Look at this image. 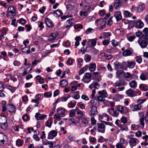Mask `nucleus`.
<instances>
[{"instance_id":"obj_9","label":"nucleus","mask_w":148,"mask_h":148,"mask_svg":"<svg viewBox=\"0 0 148 148\" xmlns=\"http://www.w3.org/2000/svg\"><path fill=\"white\" fill-rule=\"evenodd\" d=\"M90 107L91 108L90 110L91 116H92L96 115L98 113V112L96 107L92 105V103H91Z\"/></svg>"},{"instance_id":"obj_8","label":"nucleus","mask_w":148,"mask_h":148,"mask_svg":"<svg viewBox=\"0 0 148 148\" xmlns=\"http://www.w3.org/2000/svg\"><path fill=\"white\" fill-rule=\"evenodd\" d=\"M114 16L116 18L117 21H119L122 19L121 14L120 11H116L114 12Z\"/></svg>"},{"instance_id":"obj_12","label":"nucleus","mask_w":148,"mask_h":148,"mask_svg":"<svg viewBox=\"0 0 148 148\" xmlns=\"http://www.w3.org/2000/svg\"><path fill=\"white\" fill-rule=\"evenodd\" d=\"M134 26L137 28L140 29L143 27L144 24L139 19L135 23Z\"/></svg>"},{"instance_id":"obj_19","label":"nucleus","mask_w":148,"mask_h":148,"mask_svg":"<svg viewBox=\"0 0 148 148\" xmlns=\"http://www.w3.org/2000/svg\"><path fill=\"white\" fill-rule=\"evenodd\" d=\"M8 111L10 112L15 113L16 111L15 106L13 105L8 104Z\"/></svg>"},{"instance_id":"obj_14","label":"nucleus","mask_w":148,"mask_h":148,"mask_svg":"<svg viewBox=\"0 0 148 148\" xmlns=\"http://www.w3.org/2000/svg\"><path fill=\"white\" fill-rule=\"evenodd\" d=\"M135 75L133 74H131L128 72L124 73V76L125 78V79L126 81H129V80L127 79H130V80L132 79L133 77V76Z\"/></svg>"},{"instance_id":"obj_46","label":"nucleus","mask_w":148,"mask_h":148,"mask_svg":"<svg viewBox=\"0 0 148 148\" xmlns=\"http://www.w3.org/2000/svg\"><path fill=\"white\" fill-rule=\"evenodd\" d=\"M131 11L133 12H135L136 13L137 12L138 7L134 5H133L131 8Z\"/></svg>"},{"instance_id":"obj_59","label":"nucleus","mask_w":148,"mask_h":148,"mask_svg":"<svg viewBox=\"0 0 148 148\" xmlns=\"http://www.w3.org/2000/svg\"><path fill=\"white\" fill-rule=\"evenodd\" d=\"M127 62H123L122 63L119 64V67L121 69H124V66L127 64Z\"/></svg>"},{"instance_id":"obj_25","label":"nucleus","mask_w":148,"mask_h":148,"mask_svg":"<svg viewBox=\"0 0 148 148\" xmlns=\"http://www.w3.org/2000/svg\"><path fill=\"white\" fill-rule=\"evenodd\" d=\"M129 85L131 88L135 89L137 87V83L135 81L132 80L129 83Z\"/></svg>"},{"instance_id":"obj_20","label":"nucleus","mask_w":148,"mask_h":148,"mask_svg":"<svg viewBox=\"0 0 148 148\" xmlns=\"http://www.w3.org/2000/svg\"><path fill=\"white\" fill-rule=\"evenodd\" d=\"M137 42L142 48H145L147 47V43L144 40H143L140 42V40L139 39Z\"/></svg>"},{"instance_id":"obj_16","label":"nucleus","mask_w":148,"mask_h":148,"mask_svg":"<svg viewBox=\"0 0 148 148\" xmlns=\"http://www.w3.org/2000/svg\"><path fill=\"white\" fill-rule=\"evenodd\" d=\"M122 2L121 0H115L114 5L115 8L119 10L121 6Z\"/></svg>"},{"instance_id":"obj_44","label":"nucleus","mask_w":148,"mask_h":148,"mask_svg":"<svg viewBox=\"0 0 148 148\" xmlns=\"http://www.w3.org/2000/svg\"><path fill=\"white\" fill-rule=\"evenodd\" d=\"M114 69L115 70H118L119 68V63L118 61H116L113 64Z\"/></svg>"},{"instance_id":"obj_60","label":"nucleus","mask_w":148,"mask_h":148,"mask_svg":"<svg viewBox=\"0 0 148 148\" xmlns=\"http://www.w3.org/2000/svg\"><path fill=\"white\" fill-rule=\"evenodd\" d=\"M112 17L113 16L110 17L107 22V25L109 26H110L112 23Z\"/></svg>"},{"instance_id":"obj_40","label":"nucleus","mask_w":148,"mask_h":148,"mask_svg":"<svg viewBox=\"0 0 148 148\" xmlns=\"http://www.w3.org/2000/svg\"><path fill=\"white\" fill-rule=\"evenodd\" d=\"M91 59V56L88 54H86L85 55L84 60L87 62H89Z\"/></svg>"},{"instance_id":"obj_63","label":"nucleus","mask_w":148,"mask_h":148,"mask_svg":"<svg viewBox=\"0 0 148 148\" xmlns=\"http://www.w3.org/2000/svg\"><path fill=\"white\" fill-rule=\"evenodd\" d=\"M142 134V132L140 131H138L135 133V136L138 137H140L141 136Z\"/></svg>"},{"instance_id":"obj_38","label":"nucleus","mask_w":148,"mask_h":148,"mask_svg":"<svg viewBox=\"0 0 148 148\" xmlns=\"http://www.w3.org/2000/svg\"><path fill=\"white\" fill-rule=\"evenodd\" d=\"M104 98L102 97V96H101V95H99L97 97H95V99L97 101H99L100 102H104L105 101V99H103V98Z\"/></svg>"},{"instance_id":"obj_4","label":"nucleus","mask_w":148,"mask_h":148,"mask_svg":"<svg viewBox=\"0 0 148 148\" xmlns=\"http://www.w3.org/2000/svg\"><path fill=\"white\" fill-rule=\"evenodd\" d=\"M138 114L139 116V120L141 125L143 127L145 125L144 123V114L143 112L140 111L138 112Z\"/></svg>"},{"instance_id":"obj_21","label":"nucleus","mask_w":148,"mask_h":148,"mask_svg":"<svg viewBox=\"0 0 148 148\" xmlns=\"http://www.w3.org/2000/svg\"><path fill=\"white\" fill-rule=\"evenodd\" d=\"M144 34L143 36V38L145 40H147L148 38V28H145L143 30Z\"/></svg>"},{"instance_id":"obj_56","label":"nucleus","mask_w":148,"mask_h":148,"mask_svg":"<svg viewBox=\"0 0 148 148\" xmlns=\"http://www.w3.org/2000/svg\"><path fill=\"white\" fill-rule=\"evenodd\" d=\"M54 118L58 121H60L61 119L60 115L58 114H55L54 115Z\"/></svg>"},{"instance_id":"obj_29","label":"nucleus","mask_w":148,"mask_h":148,"mask_svg":"<svg viewBox=\"0 0 148 148\" xmlns=\"http://www.w3.org/2000/svg\"><path fill=\"white\" fill-rule=\"evenodd\" d=\"M62 11L59 10H57L53 13V15L56 17H58L62 14Z\"/></svg>"},{"instance_id":"obj_36","label":"nucleus","mask_w":148,"mask_h":148,"mask_svg":"<svg viewBox=\"0 0 148 148\" xmlns=\"http://www.w3.org/2000/svg\"><path fill=\"white\" fill-rule=\"evenodd\" d=\"M88 65H85L84 67L80 69L79 72V74L80 75L82 74L88 69Z\"/></svg>"},{"instance_id":"obj_64","label":"nucleus","mask_w":148,"mask_h":148,"mask_svg":"<svg viewBox=\"0 0 148 148\" xmlns=\"http://www.w3.org/2000/svg\"><path fill=\"white\" fill-rule=\"evenodd\" d=\"M80 15L81 16H86L88 15L87 12H82L81 11L79 12Z\"/></svg>"},{"instance_id":"obj_26","label":"nucleus","mask_w":148,"mask_h":148,"mask_svg":"<svg viewBox=\"0 0 148 148\" xmlns=\"http://www.w3.org/2000/svg\"><path fill=\"white\" fill-rule=\"evenodd\" d=\"M45 21L46 24L48 27H50L53 26L52 22L50 19L48 18H46L45 19Z\"/></svg>"},{"instance_id":"obj_28","label":"nucleus","mask_w":148,"mask_h":148,"mask_svg":"<svg viewBox=\"0 0 148 148\" xmlns=\"http://www.w3.org/2000/svg\"><path fill=\"white\" fill-rule=\"evenodd\" d=\"M68 84V82L65 79H63L61 81L60 83V86L62 87H64L66 86Z\"/></svg>"},{"instance_id":"obj_2","label":"nucleus","mask_w":148,"mask_h":148,"mask_svg":"<svg viewBox=\"0 0 148 148\" xmlns=\"http://www.w3.org/2000/svg\"><path fill=\"white\" fill-rule=\"evenodd\" d=\"M91 75L89 73H85L82 80L84 83H89L91 80Z\"/></svg>"},{"instance_id":"obj_54","label":"nucleus","mask_w":148,"mask_h":148,"mask_svg":"<svg viewBox=\"0 0 148 148\" xmlns=\"http://www.w3.org/2000/svg\"><path fill=\"white\" fill-rule=\"evenodd\" d=\"M112 44L114 47H116L119 45V42L115 40H112L111 41Z\"/></svg>"},{"instance_id":"obj_47","label":"nucleus","mask_w":148,"mask_h":148,"mask_svg":"<svg viewBox=\"0 0 148 148\" xmlns=\"http://www.w3.org/2000/svg\"><path fill=\"white\" fill-rule=\"evenodd\" d=\"M111 110L113 111L112 115V116L114 117H116L119 114V113L118 112H117L116 110H114V108H111Z\"/></svg>"},{"instance_id":"obj_50","label":"nucleus","mask_w":148,"mask_h":148,"mask_svg":"<svg viewBox=\"0 0 148 148\" xmlns=\"http://www.w3.org/2000/svg\"><path fill=\"white\" fill-rule=\"evenodd\" d=\"M134 108L136 110H138L141 109L142 108V106L140 104H138L135 105L134 106Z\"/></svg>"},{"instance_id":"obj_53","label":"nucleus","mask_w":148,"mask_h":148,"mask_svg":"<svg viewBox=\"0 0 148 148\" xmlns=\"http://www.w3.org/2000/svg\"><path fill=\"white\" fill-rule=\"evenodd\" d=\"M104 103L108 106H113V102H111L108 100H105L104 101Z\"/></svg>"},{"instance_id":"obj_6","label":"nucleus","mask_w":148,"mask_h":148,"mask_svg":"<svg viewBox=\"0 0 148 148\" xmlns=\"http://www.w3.org/2000/svg\"><path fill=\"white\" fill-rule=\"evenodd\" d=\"M7 139V136L3 133H0V145L3 146Z\"/></svg>"},{"instance_id":"obj_61","label":"nucleus","mask_w":148,"mask_h":148,"mask_svg":"<svg viewBox=\"0 0 148 148\" xmlns=\"http://www.w3.org/2000/svg\"><path fill=\"white\" fill-rule=\"evenodd\" d=\"M121 122L125 124L127 123V120L126 118L125 117L122 116L121 119Z\"/></svg>"},{"instance_id":"obj_3","label":"nucleus","mask_w":148,"mask_h":148,"mask_svg":"<svg viewBox=\"0 0 148 148\" xmlns=\"http://www.w3.org/2000/svg\"><path fill=\"white\" fill-rule=\"evenodd\" d=\"M126 142L127 143V142L123 138H121L120 139L119 141L117 143L116 145V148H126V147L123 145L125 142Z\"/></svg>"},{"instance_id":"obj_23","label":"nucleus","mask_w":148,"mask_h":148,"mask_svg":"<svg viewBox=\"0 0 148 148\" xmlns=\"http://www.w3.org/2000/svg\"><path fill=\"white\" fill-rule=\"evenodd\" d=\"M57 112L58 114L62 116H64L65 112V109L64 108H58L57 110Z\"/></svg>"},{"instance_id":"obj_10","label":"nucleus","mask_w":148,"mask_h":148,"mask_svg":"<svg viewBox=\"0 0 148 148\" xmlns=\"http://www.w3.org/2000/svg\"><path fill=\"white\" fill-rule=\"evenodd\" d=\"M57 135V132L54 130L51 131L48 134V139H53Z\"/></svg>"},{"instance_id":"obj_55","label":"nucleus","mask_w":148,"mask_h":148,"mask_svg":"<svg viewBox=\"0 0 148 148\" xmlns=\"http://www.w3.org/2000/svg\"><path fill=\"white\" fill-rule=\"evenodd\" d=\"M94 30L91 28H88V29L86 31V33L87 34H90L94 32Z\"/></svg>"},{"instance_id":"obj_7","label":"nucleus","mask_w":148,"mask_h":148,"mask_svg":"<svg viewBox=\"0 0 148 148\" xmlns=\"http://www.w3.org/2000/svg\"><path fill=\"white\" fill-rule=\"evenodd\" d=\"M97 130L99 132L104 133L105 131V125L104 124L101 123H97Z\"/></svg>"},{"instance_id":"obj_5","label":"nucleus","mask_w":148,"mask_h":148,"mask_svg":"<svg viewBox=\"0 0 148 148\" xmlns=\"http://www.w3.org/2000/svg\"><path fill=\"white\" fill-rule=\"evenodd\" d=\"M127 84V83L124 80H120L117 81L114 84L113 86L116 87L126 85Z\"/></svg>"},{"instance_id":"obj_48","label":"nucleus","mask_w":148,"mask_h":148,"mask_svg":"<svg viewBox=\"0 0 148 148\" xmlns=\"http://www.w3.org/2000/svg\"><path fill=\"white\" fill-rule=\"evenodd\" d=\"M115 98L116 99L117 101H119V100L123 98V96L122 95L118 94H116L115 95Z\"/></svg>"},{"instance_id":"obj_13","label":"nucleus","mask_w":148,"mask_h":148,"mask_svg":"<svg viewBox=\"0 0 148 148\" xmlns=\"http://www.w3.org/2000/svg\"><path fill=\"white\" fill-rule=\"evenodd\" d=\"M46 116V115L42 114L39 113H36L35 115V117L37 121L42 120L45 118Z\"/></svg>"},{"instance_id":"obj_11","label":"nucleus","mask_w":148,"mask_h":148,"mask_svg":"<svg viewBox=\"0 0 148 148\" xmlns=\"http://www.w3.org/2000/svg\"><path fill=\"white\" fill-rule=\"evenodd\" d=\"M126 93L128 96L131 97H134L136 95L134 90L131 89H129L127 90Z\"/></svg>"},{"instance_id":"obj_62","label":"nucleus","mask_w":148,"mask_h":148,"mask_svg":"<svg viewBox=\"0 0 148 148\" xmlns=\"http://www.w3.org/2000/svg\"><path fill=\"white\" fill-rule=\"evenodd\" d=\"M94 88L95 89H98L99 87V84L96 82H93Z\"/></svg>"},{"instance_id":"obj_58","label":"nucleus","mask_w":148,"mask_h":148,"mask_svg":"<svg viewBox=\"0 0 148 148\" xmlns=\"http://www.w3.org/2000/svg\"><path fill=\"white\" fill-rule=\"evenodd\" d=\"M81 122L82 123L84 124L85 125L87 124L88 123V120L86 118H83L82 119Z\"/></svg>"},{"instance_id":"obj_34","label":"nucleus","mask_w":148,"mask_h":148,"mask_svg":"<svg viewBox=\"0 0 148 148\" xmlns=\"http://www.w3.org/2000/svg\"><path fill=\"white\" fill-rule=\"evenodd\" d=\"M76 104V102L74 100H72L70 101L68 104V107L69 108H73Z\"/></svg>"},{"instance_id":"obj_35","label":"nucleus","mask_w":148,"mask_h":148,"mask_svg":"<svg viewBox=\"0 0 148 148\" xmlns=\"http://www.w3.org/2000/svg\"><path fill=\"white\" fill-rule=\"evenodd\" d=\"M7 121V117L4 116L0 115V124Z\"/></svg>"},{"instance_id":"obj_41","label":"nucleus","mask_w":148,"mask_h":148,"mask_svg":"<svg viewBox=\"0 0 148 148\" xmlns=\"http://www.w3.org/2000/svg\"><path fill=\"white\" fill-rule=\"evenodd\" d=\"M0 126L4 130H6L8 127V123L7 121L0 123Z\"/></svg>"},{"instance_id":"obj_45","label":"nucleus","mask_w":148,"mask_h":148,"mask_svg":"<svg viewBox=\"0 0 148 148\" xmlns=\"http://www.w3.org/2000/svg\"><path fill=\"white\" fill-rule=\"evenodd\" d=\"M23 142L20 139H17L16 141V145L18 146L21 147L23 144Z\"/></svg>"},{"instance_id":"obj_57","label":"nucleus","mask_w":148,"mask_h":148,"mask_svg":"<svg viewBox=\"0 0 148 148\" xmlns=\"http://www.w3.org/2000/svg\"><path fill=\"white\" fill-rule=\"evenodd\" d=\"M78 106L82 109H84L85 108V106L84 104L82 103V102H80L77 104Z\"/></svg>"},{"instance_id":"obj_31","label":"nucleus","mask_w":148,"mask_h":148,"mask_svg":"<svg viewBox=\"0 0 148 148\" xmlns=\"http://www.w3.org/2000/svg\"><path fill=\"white\" fill-rule=\"evenodd\" d=\"M97 39L96 38L89 39L88 40V43L91 42V45L92 47H94L96 45Z\"/></svg>"},{"instance_id":"obj_52","label":"nucleus","mask_w":148,"mask_h":148,"mask_svg":"<svg viewBox=\"0 0 148 148\" xmlns=\"http://www.w3.org/2000/svg\"><path fill=\"white\" fill-rule=\"evenodd\" d=\"M52 123L51 121V120H48L45 123V125L49 127H50Z\"/></svg>"},{"instance_id":"obj_22","label":"nucleus","mask_w":148,"mask_h":148,"mask_svg":"<svg viewBox=\"0 0 148 148\" xmlns=\"http://www.w3.org/2000/svg\"><path fill=\"white\" fill-rule=\"evenodd\" d=\"M140 78L142 80H145L148 79V73H141Z\"/></svg>"},{"instance_id":"obj_30","label":"nucleus","mask_w":148,"mask_h":148,"mask_svg":"<svg viewBox=\"0 0 148 148\" xmlns=\"http://www.w3.org/2000/svg\"><path fill=\"white\" fill-rule=\"evenodd\" d=\"M73 20V18L70 19L69 20H67L66 22V25L65 26L66 28H68L70 27L73 23L72 21Z\"/></svg>"},{"instance_id":"obj_27","label":"nucleus","mask_w":148,"mask_h":148,"mask_svg":"<svg viewBox=\"0 0 148 148\" xmlns=\"http://www.w3.org/2000/svg\"><path fill=\"white\" fill-rule=\"evenodd\" d=\"M96 67V65L95 63L90 64L89 66V69L90 71H94Z\"/></svg>"},{"instance_id":"obj_39","label":"nucleus","mask_w":148,"mask_h":148,"mask_svg":"<svg viewBox=\"0 0 148 148\" xmlns=\"http://www.w3.org/2000/svg\"><path fill=\"white\" fill-rule=\"evenodd\" d=\"M145 6L144 4H142L140 5L138 7L137 12H139L142 11L145 8Z\"/></svg>"},{"instance_id":"obj_51","label":"nucleus","mask_w":148,"mask_h":148,"mask_svg":"<svg viewBox=\"0 0 148 148\" xmlns=\"http://www.w3.org/2000/svg\"><path fill=\"white\" fill-rule=\"evenodd\" d=\"M136 36L137 37H138L139 39L141 38H143V36L142 33L140 32H137L136 33Z\"/></svg>"},{"instance_id":"obj_24","label":"nucleus","mask_w":148,"mask_h":148,"mask_svg":"<svg viewBox=\"0 0 148 148\" xmlns=\"http://www.w3.org/2000/svg\"><path fill=\"white\" fill-rule=\"evenodd\" d=\"M99 118L100 119H104L107 121H109V119L107 114L106 113H103L102 115H99Z\"/></svg>"},{"instance_id":"obj_32","label":"nucleus","mask_w":148,"mask_h":148,"mask_svg":"<svg viewBox=\"0 0 148 148\" xmlns=\"http://www.w3.org/2000/svg\"><path fill=\"white\" fill-rule=\"evenodd\" d=\"M99 94L101 96H102L104 98L108 96L107 93L104 90L99 91Z\"/></svg>"},{"instance_id":"obj_18","label":"nucleus","mask_w":148,"mask_h":148,"mask_svg":"<svg viewBox=\"0 0 148 148\" xmlns=\"http://www.w3.org/2000/svg\"><path fill=\"white\" fill-rule=\"evenodd\" d=\"M138 139L136 138L132 139V140H129L130 145L131 148L136 145L137 144V141Z\"/></svg>"},{"instance_id":"obj_37","label":"nucleus","mask_w":148,"mask_h":148,"mask_svg":"<svg viewBox=\"0 0 148 148\" xmlns=\"http://www.w3.org/2000/svg\"><path fill=\"white\" fill-rule=\"evenodd\" d=\"M117 110L120 113L123 114L124 111L123 107V106L118 105L116 106Z\"/></svg>"},{"instance_id":"obj_17","label":"nucleus","mask_w":148,"mask_h":148,"mask_svg":"<svg viewBox=\"0 0 148 148\" xmlns=\"http://www.w3.org/2000/svg\"><path fill=\"white\" fill-rule=\"evenodd\" d=\"M59 34L58 33H51L50 34L49 37V39H48L49 41H52L55 39L56 37L58 36Z\"/></svg>"},{"instance_id":"obj_42","label":"nucleus","mask_w":148,"mask_h":148,"mask_svg":"<svg viewBox=\"0 0 148 148\" xmlns=\"http://www.w3.org/2000/svg\"><path fill=\"white\" fill-rule=\"evenodd\" d=\"M30 47H26V48H23L22 49V51L24 53H26L29 54L30 53Z\"/></svg>"},{"instance_id":"obj_43","label":"nucleus","mask_w":148,"mask_h":148,"mask_svg":"<svg viewBox=\"0 0 148 148\" xmlns=\"http://www.w3.org/2000/svg\"><path fill=\"white\" fill-rule=\"evenodd\" d=\"M123 14L125 16L127 17H131L132 16V14L127 11H125Z\"/></svg>"},{"instance_id":"obj_33","label":"nucleus","mask_w":148,"mask_h":148,"mask_svg":"<svg viewBox=\"0 0 148 148\" xmlns=\"http://www.w3.org/2000/svg\"><path fill=\"white\" fill-rule=\"evenodd\" d=\"M128 67L130 69L133 68L135 66L136 63L133 62H127Z\"/></svg>"},{"instance_id":"obj_49","label":"nucleus","mask_w":148,"mask_h":148,"mask_svg":"<svg viewBox=\"0 0 148 148\" xmlns=\"http://www.w3.org/2000/svg\"><path fill=\"white\" fill-rule=\"evenodd\" d=\"M123 71L122 70H118L116 72V77L120 78L121 77V75L123 73Z\"/></svg>"},{"instance_id":"obj_1","label":"nucleus","mask_w":148,"mask_h":148,"mask_svg":"<svg viewBox=\"0 0 148 148\" xmlns=\"http://www.w3.org/2000/svg\"><path fill=\"white\" fill-rule=\"evenodd\" d=\"M16 14L15 8L12 6H10L8 8L6 13L7 16L9 18H13Z\"/></svg>"},{"instance_id":"obj_15","label":"nucleus","mask_w":148,"mask_h":148,"mask_svg":"<svg viewBox=\"0 0 148 148\" xmlns=\"http://www.w3.org/2000/svg\"><path fill=\"white\" fill-rule=\"evenodd\" d=\"M133 53L132 50L131 49H129L125 50L122 53L123 55L124 56H130Z\"/></svg>"}]
</instances>
